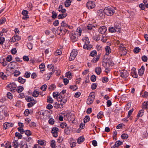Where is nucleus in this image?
I'll use <instances>...</instances> for the list:
<instances>
[{
    "label": "nucleus",
    "mask_w": 148,
    "mask_h": 148,
    "mask_svg": "<svg viewBox=\"0 0 148 148\" xmlns=\"http://www.w3.org/2000/svg\"><path fill=\"white\" fill-rule=\"evenodd\" d=\"M36 101L35 100H33L32 101H31L30 102L27 103V106L29 108H31L36 104Z\"/></svg>",
    "instance_id": "obj_24"
},
{
    "label": "nucleus",
    "mask_w": 148,
    "mask_h": 148,
    "mask_svg": "<svg viewBox=\"0 0 148 148\" xmlns=\"http://www.w3.org/2000/svg\"><path fill=\"white\" fill-rule=\"evenodd\" d=\"M21 73L20 72L17 70H16L14 73V76L17 77Z\"/></svg>",
    "instance_id": "obj_60"
},
{
    "label": "nucleus",
    "mask_w": 148,
    "mask_h": 148,
    "mask_svg": "<svg viewBox=\"0 0 148 148\" xmlns=\"http://www.w3.org/2000/svg\"><path fill=\"white\" fill-rule=\"evenodd\" d=\"M142 108L143 110L148 108V101H144L142 104Z\"/></svg>",
    "instance_id": "obj_25"
},
{
    "label": "nucleus",
    "mask_w": 148,
    "mask_h": 148,
    "mask_svg": "<svg viewBox=\"0 0 148 148\" xmlns=\"http://www.w3.org/2000/svg\"><path fill=\"white\" fill-rule=\"evenodd\" d=\"M119 28H116L115 29V28L114 27H111L109 28V31L111 33H114L116 32H118L119 31Z\"/></svg>",
    "instance_id": "obj_17"
},
{
    "label": "nucleus",
    "mask_w": 148,
    "mask_h": 148,
    "mask_svg": "<svg viewBox=\"0 0 148 148\" xmlns=\"http://www.w3.org/2000/svg\"><path fill=\"white\" fill-rule=\"evenodd\" d=\"M24 88L23 87L21 86H20L18 87V88L16 89V91L18 93L21 92L23 90Z\"/></svg>",
    "instance_id": "obj_38"
},
{
    "label": "nucleus",
    "mask_w": 148,
    "mask_h": 148,
    "mask_svg": "<svg viewBox=\"0 0 148 148\" xmlns=\"http://www.w3.org/2000/svg\"><path fill=\"white\" fill-rule=\"evenodd\" d=\"M131 74L134 78H137L138 77V75L135 68L132 69Z\"/></svg>",
    "instance_id": "obj_13"
},
{
    "label": "nucleus",
    "mask_w": 148,
    "mask_h": 148,
    "mask_svg": "<svg viewBox=\"0 0 148 148\" xmlns=\"http://www.w3.org/2000/svg\"><path fill=\"white\" fill-rule=\"evenodd\" d=\"M121 137L123 139H125L128 137V135L127 134H123L121 135Z\"/></svg>",
    "instance_id": "obj_51"
},
{
    "label": "nucleus",
    "mask_w": 148,
    "mask_h": 148,
    "mask_svg": "<svg viewBox=\"0 0 148 148\" xmlns=\"http://www.w3.org/2000/svg\"><path fill=\"white\" fill-rule=\"evenodd\" d=\"M6 21V18L5 17H3L0 19V25L3 24Z\"/></svg>",
    "instance_id": "obj_41"
},
{
    "label": "nucleus",
    "mask_w": 148,
    "mask_h": 148,
    "mask_svg": "<svg viewBox=\"0 0 148 148\" xmlns=\"http://www.w3.org/2000/svg\"><path fill=\"white\" fill-rule=\"evenodd\" d=\"M47 102L50 103H53V100L52 98L50 97H47Z\"/></svg>",
    "instance_id": "obj_47"
},
{
    "label": "nucleus",
    "mask_w": 148,
    "mask_h": 148,
    "mask_svg": "<svg viewBox=\"0 0 148 148\" xmlns=\"http://www.w3.org/2000/svg\"><path fill=\"white\" fill-rule=\"evenodd\" d=\"M12 56L11 55H8L6 58V60L8 62L11 61L12 59Z\"/></svg>",
    "instance_id": "obj_56"
},
{
    "label": "nucleus",
    "mask_w": 148,
    "mask_h": 148,
    "mask_svg": "<svg viewBox=\"0 0 148 148\" xmlns=\"http://www.w3.org/2000/svg\"><path fill=\"white\" fill-rule=\"evenodd\" d=\"M21 39V37L18 36L16 35L14 36L12 38L11 41L13 42H15L16 41H18Z\"/></svg>",
    "instance_id": "obj_15"
},
{
    "label": "nucleus",
    "mask_w": 148,
    "mask_h": 148,
    "mask_svg": "<svg viewBox=\"0 0 148 148\" xmlns=\"http://www.w3.org/2000/svg\"><path fill=\"white\" fill-rule=\"evenodd\" d=\"M77 54V49H73L70 53L69 58V60L71 61L74 60Z\"/></svg>",
    "instance_id": "obj_4"
},
{
    "label": "nucleus",
    "mask_w": 148,
    "mask_h": 148,
    "mask_svg": "<svg viewBox=\"0 0 148 148\" xmlns=\"http://www.w3.org/2000/svg\"><path fill=\"white\" fill-rule=\"evenodd\" d=\"M39 92L36 90H35L32 93V96L34 97H37L38 95H39Z\"/></svg>",
    "instance_id": "obj_36"
},
{
    "label": "nucleus",
    "mask_w": 148,
    "mask_h": 148,
    "mask_svg": "<svg viewBox=\"0 0 148 148\" xmlns=\"http://www.w3.org/2000/svg\"><path fill=\"white\" fill-rule=\"evenodd\" d=\"M90 117L89 116H86L84 118V121L85 123H86L90 120Z\"/></svg>",
    "instance_id": "obj_40"
},
{
    "label": "nucleus",
    "mask_w": 148,
    "mask_h": 148,
    "mask_svg": "<svg viewBox=\"0 0 148 148\" xmlns=\"http://www.w3.org/2000/svg\"><path fill=\"white\" fill-rule=\"evenodd\" d=\"M67 125V124L66 123L64 122L61 123L60 125V127L62 128L65 127Z\"/></svg>",
    "instance_id": "obj_58"
},
{
    "label": "nucleus",
    "mask_w": 148,
    "mask_h": 148,
    "mask_svg": "<svg viewBox=\"0 0 148 148\" xmlns=\"http://www.w3.org/2000/svg\"><path fill=\"white\" fill-rule=\"evenodd\" d=\"M56 142L55 140H53L51 141V146L53 148H54L56 146Z\"/></svg>",
    "instance_id": "obj_53"
},
{
    "label": "nucleus",
    "mask_w": 148,
    "mask_h": 148,
    "mask_svg": "<svg viewBox=\"0 0 148 148\" xmlns=\"http://www.w3.org/2000/svg\"><path fill=\"white\" fill-rule=\"evenodd\" d=\"M62 53V52L60 50L58 49L54 52V54L55 56H56L61 55Z\"/></svg>",
    "instance_id": "obj_34"
},
{
    "label": "nucleus",
    "mask_w": 148,
    "mask_h": 148,
    "mask_svg": "<svg viewBox=\"0 0 148 148\" xmlns=\"http://www.w3.org/2000/svg\"><path fill=\"white\" fill-rule=\"evenodd\" d=\"M103 112L102 111L100 112L97 114V117L98 119H101L103 116Z\"/></svg>",
    "instance_id": "obj_39"
},
{
    "label": "nucleus",
    "mask_w": 148,
    "mask_h": 148,
    "mask_svg": "<svg viewBox=\"0 0 148 148\" xmlns=\"http://www.w3.org/2000/svg\"><path fill=\"white\" fill-rule=\"evenodd\" d=\"M95 97V94L93 92L91 93L88 97L87 100V103L88 105H90L92 103L94 100Z\"/></svg>",
    "instance_id": "obj_3"
},
{
    "label": "nucleus",
    "mask_w": 148,
    "mask_h": 148,
    "mask_svg": "<svg viewBox=\"0 0 148 148\" xmlns=\"http://www.w3.org/2000/svg\"><path fill=\"white\" fill-rule=\"evenodd\" d=\"M69 88L71 89L73 91H75L76 90L77 88V86L76 85H71L70 86Z\"/></svg>",
    "instance_id": "obj_35"
},
{
    "label": "nucleus",
    "mask_w": 148,
    "mask_h": 148,
    "mask_svg": "<svg viewBox=\"0 0 148 148\" xmlns=\"http://www.w3.org/2000/svg\"><path fill=\"white\" fill-rule=\"evenodd\" d=\"M103 11L105 14L108 16H112L115 12L114 9L110 6L106 7Z\"/></svg>",
    "instance_id": "obj_2"
},
{
    "label": "nucleus",
    "mask_w": 148,
    "mask_h": 148,
    "mask_svg": "<svg viewBox=\"0 0 148 148\" xmlns=\"http://www.w3.org/2000/svg\"><path fill=\"white\" fill-rule=\"evenodd\" d=\"M8 115V109L5 106H0V120H2Z\"/></svg>",
    "instance_id": "obj_1"
},
{
    "label": "nucleus",
    "mask_w": 148,
    "mask_h": 148,
    "mask_svg": "<svg viewBox=\"0 0 148 148\" xmlns=\"http://www.w3.org/2000/svg\"><path fill=\"white\" fill-rule=\"evenodd\" d=\"M97 54V52L95 50L92 51L90 54V55L92 57L96 55Z\"/></svg>",
    "instance_id": "obj_55"
},
{
    "label": "nucleus",
    "mask_w": 148,
    "mask_h": 148,
    "mask_svg": "<svg viewBox=\"0 0 148 148\" xmlns=\"http://www.w3.org/2000/svg\"><path fill=\"white\" fill-rule=\"evenodd\" d=\"M52 15L51 17L52 18L55 19L57 18V14L54 11H53L52 12Z\"/></svg>",
    "instance_id": "obj_45"
},
{
    "label": "nucleus",
    "mask_w": 148,
    "mask_h": 148,
    "mask_svg": "<svg viewBox=\"0 0 148 148\" xmlns=\"http://www.w3.org/2000/svg\"><path fill=\"white\" fill-rule=\"evenodd\" d=\"M15 136L18 138V139L22 138V136L18 132H16L15 134Z\"/></svg>",
    "instance_id": "obj_44"
},
{
    "label": "nucleus",
    "mask_w": 148,
    "mask_h": 148,
    "mask_svg": "<svg viewBox=\"0 0 148 148\" xmlns=\"http://www.w3.org/2000/svg\"><path fill=\"white\" fill-rule=\"evenodd\" d=\"M58 30L62 32V34H65L66 33H69V31L67 30L66 27H60V29H58Z\"/></svg>",
    "instance_id": "obj_11"
},
{
    "label": "nucleus",
    "mask_w": 148,
    "mask_h": 148,
    "mask_svg": "<svg viewBox=\"0 0 148 148\" xmlns=\"http://www.w3.org/2000/svg\"><path fill=\"white\" fill-rule=\"evenodd\" d=\"M77 34L75 33V32H73L70 34V37L73 42H75L78 40V38Z\"/></svg>",
    "instance_id": "obj_5"
},
{
    "label": "nucleus",
    "mask_w": 148,
    "mask_h": 148,
    "mask_svg": "<svg viewBox=\"0 0 148 148\" xmlns=\"http://www.w3.org/2000/svg\"><path fill=\"white\" fill-rule=\"evenodd\" d=\"M45 67V65L44 64L42 63L39 66V68L40 69V71H44V68Z\"/></svg>",
    "instance_id": "obj_48"
},
{
    "label": "nucleus",
    "mask_w": 148,
    "mask_h": 148,
    "mask_svg": "<svg viewBox=\"0 0 148 148\" xmlns=\"http://www.w3.org/2000/svg\"><path fill=\"white\" fill-rule=\"evenodd\" d=\"M145 67L142 66L141 68L138 70V74L139 75L141 76L143 75L145 71Z\"/></svg>",
    "instance_id": "obj_16"
},
{
    "label": "nucleus",
    "mask_w": 148,
    "mask_h": 148,
    "mask_svg": "<svg viewBox=\"0 0 148 148\" xmlns=\"http://www.w3.org/2000/svg\"><path fill=\"white\" fill-rule=\"evenodd\" d=\"M84 31V30L83 29H82L80 27H78L77 29L76 32L75 33H77V32H78V35L79 36H80L81 35V33Z\"/></svg>",
    "instance_id": "obj_22"
},
{
    "label": "nucleus",
    "mask_w": 148,
    "mask_h": 148,
    "mask_svg": "<svg viewBox=\"0 0 148 148\" xmlns=\"http://www.w3.org/2000/svg\"><path fill=\"white\" fill-rule=\"evenodd\" d=\"M7 86L10 88L11 92H14V90H16V86L15 83H10Z\"/></svg>",
    "instance_id": "obj_7"
},
{
    "label": "nucleus",
    "mask_w": 148,
    "mask_h": 148,
    "mask_svg": "<svg viewBox=\"0 0 148 148\" xmlns=\"http://www.w3.org/2000/svg\"><path fill=\"white\" fill-rule=\"evenodd\" d=\"M4 147L6 148H10L11 147V146L10 145V143L9 142H8L4 145Z\"/></svg>",
    "instance_id": "obj_64"
},
{
    "label": "nucleus",
    "mask_w": 148,
    "mask_h": 148,
    "mask_svg": "<svg viewBox=\"0 0 148 148\" xmlns=\"http://www.w3.org/2000/svg\"><path fill=\"white\" fill-rule=\"evenodd\" d=\"M73 0H66L64 2V4L66 7H69L71 4V3Z\"/></svg>",
    "instance_id": "obj_27"
},
{
    "label": "nucleus",
    "mask_w": 148,
    "mask_h": 148,
    "mask_svg": "<svg viewBox=\"0 0 148 148\" xmlns=\"http://www.w3.org/2000/svg\"><path fill=\"white\" fill-rule=\"evenodd\" d=\"M99 58L100 56L99 55L95 57H94L91 60V62L92 63H94L96 62H97L98 61Z\"/></svg>",
    "instance_id": "obj_21"
},
{
    "label": "nucleus",
    "mask_w": 148,
    "mask_h": 148,
    "mask_svg": "<svg viewBox=\"0 0 148 148\" xmlns=\"http://www.w3.org/2000/svg\"><path fill=\"white\" fill-rule=\"evenodd\" d=\"M7 95V97H8V98L10 99H12L13 97L12 95L10 92H8Z\"/></svg>",
    "instance_id": "obj_57"
},
{
    "label": "nucleus",
    "mask_w": 148,
    "mask_h": 148,
    "mask_svg": "<svg viewBox=\"0 0 148 148\" xmlns=\"http://www.w3.org/2000/svg\"><path fill=\"white\" fill-rule=\"evenodd\" d=\"M18 131L21 134H23L25 132L24 130L21 127H19L18 128Z\"/></svg>",
    "instance_id": "obj_59"
},
{
    "label": "nucleus",
    "mask_w": 148,
    "mask_h": 148,
    "mask_svg": "<svg viewBox=\"0 0 148 148\" xmlns=\"http://www.w3.org/2000/svg\"><path fill=\"white\" fill-rule=\"evenodd\" d=\"M13 125L12 123H5L3 125V128L5 129H7L10 127H13Z\"/></svg>",
    "instance_id": "obj_12"
},
{
    "label": "nucleus",
    "mask_w": 148,
    "mask_h": 148,
    "mask_svg": "<svg viewBox=\"0 0 148 148\" xmlns=\"http://www.w3.org/2000/svg\"><path fill=\"white\" fill-rule=\"evenodd\" d=\"M123 144V142L120 140L116 141L114 144L113 146L111 147V148H115V147H118L120 145Z\"/></svg>",
    "instance_id": "obj_14"
},
{
    "label": "nucleus",
    "mask_w": 148,
    "mask_h": 148,
    "mask_svg": "<svg viewBox=\"0 0 148 148\" xmlns=\"http://www.w3.org/2000/svg\"><path fill=\"white\" fill-rule=\"evenodd\" d=\"M25 99L27 102L32 101H33V100H34L33 97L28 96L26 97Z\"/></svg>",
    "instance_id": "obj_33"
},
{
    "label": "nucleus",
    "mask_w": 148,
    "mask_h": 148,
    "mask_svg": "<svg viewBox=\"0 0 148 148\" xmlns=\"http://www.w3.org/2000/svg\"><path fill=\"white\" fill-rule=\"evenodd\" d=\"M21 148H27L28 146L26 142L23 141H21L20 142Z\"/></svg>",
    "instance_id": "obj_18"
},
{
    "label": "nucleus",
    "mask_w": 148,
    "mask_h": 148,
    "mask_svg": "<svg viewBox=\"0 0 148 148\" xmlns=\"http://www.w3.org/2000/svg\"><path fill=\"white\" fill-rule=\"evenodd\" d=\"M106 31V27L105 26H102L98 30L99 32L102 34H104Z\"/></svg>",
    "instance_id": "obj_10"
},
{
    "label": "nucleus",
    "mask_w": 148,
    "mask_h": 148,
    "mask_svg": "<svg viewBox=\"0 0 148 148\" xmlns=\"http://www.w3.org/2000/svg\"><path fill=\"white\" fill-rule=\"evenodd\" d=\"M92 47V45L90 44L84 45L83 46V48L84 49L90 50Z\"/></svg>",
    "instance_id": "obj_20"
},
{
    "label": "nucleus",
    "mask_w": 148,
    "mask_h": 148,
    "mask_svg": "<svg viewBox=\"0 0 148 148\" xmlns=\"http://www.w3.org/2000/svg\"><path fill=\"white\" fill-rule=\"evenodd\" d=\"M27 47L30 50L32 49V48H33L32 44L31 43H27Z\"/></svg>",
    "instance_id": "obj_61"
},
{
    "label": "nucleus",
    "mask_w": 148,
    "mask_h": 148,
    "mask_svg": "<svg viewBox=\"0 0 148 148\" xmlns=\"http://www.w3.org/2000/svg\"><path fill=\"white\" fill-rule=\"evenodd\" d=\"M90 79L91 81L95 82L96 80V77L94 75H92Z\"/></svg>",
    "instance_id": "obj_62"
},
{
    "label": "nucleus",
    "mask_w": 148,
    "mask_h": 148,
    "mask_svg": "<svg viewBox=\"0 0 148 148\" xmlns=\"http://www.w3.org/2000/svg\"><path fill=\"white\" fill-rule=\"evenodd\" d=\"M56 88V86L53 84H51L49 88V89L51 90H53Z\"/></svg>",
    "instance_id": "obj_63"
},
{
    "label": "nucleus",
    "mask_w": 148,
    "mask_h": 148,
    "mask_svg": "<svg viewBox=\"0 0 148 148\" xmlns=\"http://www.w3.org/2000/svg\"><path fill=\"white\" fill-rule=\"evenodd\" d=\"M25 79H23L21 77H19L18 79V81L21 84H24L25 82Z\"/></svg>",
    "instance_id": "obj_31"
},
{
    "label": "nucleus",
    "mask_w": 148,
    "mask_h": 148,
    "mask_svg": "<svg viewBox=\"0 0 148 148\" xmlns=\"http://www.w3.org/2000/svg\"><path fill=\"white\" fill-rule=\"evenodd\" d=\"M7 76L3 72L0 73V77L3 80H6L7 79Z\"/></svg>",
    "instance_id": "obj_28"
},
{
    "label": "nucleus",
    "mask_w": 148,
    "mask_h": 148,
    "mask_svg": "<svg viewBox=\"0 0 148 148\" xmlns=\"http://www.w3.org/2000/svg\"><path fill=\"white\" fill-rule=\"evenodd\" d=\"M67 16L66 13L59 14L58 16V19L63 18Z\"/></svg>",
    "instance_id": "obj_32"
},
{
    "label": "nucleus",
    "mask_w": 148,
    "mask_h": 148,
    "mask_svg": "<svg viewBox=\"0 0 148 148\" xmlns=\"http://www.w3.org/2000/svg\"><path fill=\"white\" fill-rule=\"evenodd\" d=\"M47 67L48 69L49 70H52V71H53L54 67L53 65L52 64H48L47 66Z\"/></svg>",
    "instance_id": "obj_54"
},
{
    "label": "nucleus",
    "mask_w": 148,
    "mask_h": 148,
    "mask_svg": "<svg viewBox=\"0 0 148 148\" xmlns=\"http://www.w3.org/2000/svg\"><path fill=\"white\" fill-rule=\"evenodd\" d=\"M95 2L93 1H89L86 3V6L89 9H92L95 7Z\"/></svg>",
    "instance_id": "obj_6"
},
{
    "label": "nucleus",
    "mask_w": 148,
    "mask_h": 148,
    "mask_svg": "<svg viewBox=\"0 0 148 148\" xmlns=\"http://www.w3.org/2000/svg\"><path fill=\"white\" fill-rule=\"evenodd\" d=\"M58 129L56 127L53 128L51 130V133L53 134V136L55 137H56L58 136Z\"/></svg>",
    "instance_id": "obj_9"
},
{
    "label": "nucleus",
    "mask_w": 148,
    "mask_h": 148,
    "mask_svg": "<svg viewBox=\"0 0 148 148\" xmlns=\"http://www.w3.org/2000/svg\"><path fill=\"white\" fill-rule=\"evenodd\" d=\"M106 51V55H108L111 52V50L110 47L109 46L106 47L105 48Z\"/></svg>",
    "instance_id": "obj_19"
},
{
    "label": "nucleus",
    "mask_w": 148,
    "mask_h": 148,
    "mask_svg": "<svg viewBox=\"0 0 148 148\" xmlns=\"http://www.w3.org/2000/svg\"><path fill=\"white\" fill-rule=\"evenodd\" d=\"M141 96L145 98H148V92H145L142 94Z\"/></svg>",
    "instance_id": "obj_42"
},
{
    "label": "nucleus",
    "mask_w": 148,
    "mask_h": 148,
    "mask_svg": "<svg viewBox=\"0 0 148 148\" xmlns=\"http://www.w3.org/2000/svg\"><path fill=\"white\" fill-rule=\"evenodd\" d=\"M47 88V85L46 84H44L40 88L41 90L43 91H45L46 90Z\"/></svg>",
    "instance_id": "obj_50"
},
{
    "label": "nucleus",
    "mask_w": 148,
    "mask_h": 148,
    "mask_svg": "<svg viewBox=\"0 0 148 148\" xmlns=\"http://www.w3.org/2000/svg\"><path fill=\"white\" fill-rule=\"evenodd\" d=\"M115 28V29L116 28H119V31H118L119 32H120L121 31V29L120 26L117 23H115L114 24V27Z\"/></svg>",
    "instance_id": "obj_43"
},
{
    "label": "nucleus",
    "mask_w": 148,
    "mask_h": 148,
    "mask_svg": "<svg viewBox=\"0 0 148 148\" xmlns=\"http://www.w3.org/2000/svg\"><path fill=\"white\" fill-rule=\"evenodd\" d=\"M141 59L144 62H147V61L148 58L146 56L144 55L142 57Z\"/></svg>",
    "instance_id": "obj_49"
},
{
    "label": "nucleus",
    "mask_w": 148,
    "mask_h": 148,
    "mask_svg": "<svg viewBox=\"0 0 148 148\" xmlns=\"http://www.w3.org/2000/svg\"><path fill=\"white\" fill-rule=\"evenodd\" d=\"M144 113V110L143 109L140 110L138 112V114L137 115V117L138 119L139 117L143 116Z\"/></svg>",
    "instance_id": "obj_26"
},
{
    "label": "nucleus",
    "mask_w": 148,
    "mask_h": 148,
    "mask_svg": "<svg viewBox=\"0 0 148 148\" xmlns=\"http://www.w3.org/2000/svg\"><path fill=\"white\" fill-rule=\"evenodd\" d=\"M83 41L84 42V45H88L90 43V42L88 37H85L83 39Z\"/></svg>",
    "instance_id": "obj_37"
},
{
    "label": "nucleus",
    "mask_w": 148,
    "mask_h": 148,
    "mask_svg": "<svg viewBox=\"0 0 148 148\" xmlns=\"http://www.w3.org/2000/svg\"><path fill=\"white\" fill-rule=\"evenodd\" d=\"M84 140V138L83 136L80 137L77 139V142L79 144L82 143Z\"/></svg>",
    "instance_id": "obj_30"
},
{
    "label": "nucleus",
    "mask_w": 148,
    "mask_h": 148,
    "mask_svg": "<svg viewBox=\"0 0 148 148\" xmlns=\"http://www.w3.org/2000/svg\"><path fill=\"white\" fill-rule=\"evenodd\" d=\"M119 49L120 51H121L122 50H123L125 48L124 45L122 44H121L119 46Z\"/></svg>",
    "instance_id": "obj_52"
},
{
    "label": "nucleus",
    "mask_w": 148,
    "mask_h": 148,
    "mask_svg": "<svg viewBox=\"0 0 148 148\" xmlns=\"http://www.w3.org/2000/svg\"><path fill=\"white\" fill-rule=\"evenodd\" d=\"M15 137L14 138V140L13 142V147L15 148H17L18 147V144L17 141L18 139L15 140Z\"/></svg>",
    "instance_id": "obj_23"
},
{
    "label": "nucleus",
    "mask_w": 148,
    "mask_h": 148,
    "mask_svg": "<svg viewBox=\"0 0 148 148\" xmlns=\"http://www.w3.org/2000/svg\"><path fill=\"white\" fill-rule=\"evenodd\" d=\"M59 93L57 92H53V97L54 98H57L59 96Z\"/></svg>",
    "instance_id": "obj_46"
},
{
    "label": "nucleus",
    "mask_w": 148,
    "mask_h": 148,
    "mask_svg": "<svg viewBox=\"0 0 148 148\" xmlns=\"http://www.w3.org/2000/svg\"><path fill=\"white\" fill-rule=\"evenodd\" d=\"M128 72L125 70L122 71L120 73V75L122 77L126 78L129 75Z\"/></svg>",
    "instance_id": "obj_8"
},
{
    "label": "nucleus",
    "mask_w": 148,
    "mask_h": 148,
    "mask_svg": "<svg viewBox=\"0 0 148 148\" xmlns=\"http://www.w3.org/2000/svg\"><path fill=\"white\" fill-rule=\"evenodd\" d=\"M95 71L97 75H99L101 72V69L100 67H97L95 68Z\"/></svg>",
    "instance_id": "obj_29"
}]
</instances>
